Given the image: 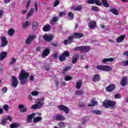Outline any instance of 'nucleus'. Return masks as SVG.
<instances>
[{
	"label": "nucleus",
	"instance_id": "de8ad7c7",
	"mask_svg": "<svg viewBox=\"0 0 128 128\" xmlns=\"http://www.w3.org/2000/svg\"><path fill=\"white\" fill-rule=\"evenodd\" d=\"M31 94L32 96H38V91H33L31 92Z\"/></svg>",
	"mask_w": 128,
	"mask_h": 128
},
{
	"label": "nucleus",
	"instance_id": "3c124183",
	"mask_svg": "<svg viewBox=\"0 0 128 128\" xmlns=\"http://www.w3.org/2000/svg\"><path fill=\"white\" fill-rule=\"evenodd\" d=\"M2 91L3 94H6L8 92V88L6 87H4L2 88Z\"/></svg>",
	"mask_w": 128,
	"mask_h": 128
},
{
	"label": "nucleus",
	"instance_id": "5701e85b",
	"mask_svg": "<svg viewBox=\"0 0 128 128\" xmlns=\"http://www.w3.org/2000/svg\"><path fill=\"white\" fill-rule=\"evenodd\" d=\"M93 82H100V76L98 74H94L92 80Z\"/></svg>",
	"mask_w": 128,
	"mask_h": 128
},
{
	"label": "nucleus",
	"instance_id": "338daca9",
	"mask_svg": "<svg viewBox=\"0 0 128 128\" xmlns=\"http://www.w3.org/2000/svg\"><path fill=\"white\" fill-rule=\"evenodd\" d=\"M38 4H36V2H35V10H36V12H38Z\"/></svg>",
	"mask_w": 128,
	"mask_h": 128
},
{
	"label": "nucleus",
	"instance_id": "a19ab883",
	"mask_svg": "<svg viewBox=\"0 0 128 128\" xmlns=\"http://www.w3.org/2000/svg\"><path fill=\"white\" fill-rule=\"evenodd\" d=\"M34 13V9H31L28 12V14L27 15L26 18H28L30 16H32V14Z\"/></svg>",
	"mask_w": 128,
	"mask_h": 128
},
{
	"label": "nucleus",
	"instance_id": "37998d69",
	"mask_svg": "<svg viewBox=\"0 0 128 128\" xmlns=\"http://www.w3.org/2000/svg\"><path fill=\"white\" fill-rule=\"evenodd\" d=\"M16 62V58H12L10 62V64H14Z\"/></svg>",
	"mask_w": 128,
	"mask_h": 128
},
{
	"label": "nucleus",
	"instance_id": "4d7b16f0",
	"mask_svg": "<svg viewBox=\"0 0 128 128\" xmlns=\"http://www.w3.org/2000/svg\"><path fill=\"white\" fill-rule=\"evenodd\" d=\"M66 12H60V16H66Z\"/></svg>",
	"mask_w": 128,
	"mask_h": 128
},
{
	"label": "nucleus",
	"instance_id": "13d9d810",
	"mask_svg": "<svg viewBox=\"0 0 128 128\" xmlns=\"http://www.w3.org/2000/svg\"><path fill=\"white\" fill-rule=\"evenodd\" d=\"M28 112V108H24L20 110V112Z\"/></svg>",
	"mask_w": 128,
	"mask_h": 128
},
{
	"label": "nucleus",
	"instance_id": "bb28decb",
	"mask_svg": "<svg viewBox=\"0 0 128 128\" xmlns=\"http://www.w3.org/2000/svg\"><path fill=\"white\" fill-rule=\"evenodd\" d=\"M14 30L13 28H10L8 30V34L10 36H14Z\"/></svg>",
	"mask_w": 128,
	"mask_h": 128
},
{
	"label": "nucleus",
	"instance_id": "e2e57ef3",
	"mask_svg": "<svg viewBox=\"0 0 128 128\" xmlns=\"http://www.w3.org/2000/svg\"><path fill=\"white\" fill-rule=\"evenodd\" d=\"M88 120V119L86 118V117L83 118L82 119V124H84V122H86Z\"/></svg>",
	"mask_w": 128,
	"mask_h": 128
},
{
	"label": "nucleus",
	"instance_id": "e433bc0d",
	"mask_svg": "<svg viewBox=\"0 0 128 128\" xmlns=\"http://www.w3.org/2000/svg\"><path fill=\"white\" fill-rule=\"evenodd\" d=\"M10 126L11 128H18V126H20V124L18 123H14L13 124H12Z\"/></svg>",
	"mask_w": 128,
	"mask_h": 128
},
{
	"label": "nucleus",
	"instance_id": "0e129e2a",
	"mask_svg": "<svg viewBox=\"0 0 128 128\" xmlns=\"http://www.w3.org/2000/svg\"><path fill=\"white\" fill-rule=\"evenodd\" d=\"M30 1H28L27 4L26 5V8H28V6H30Z\"/></svg>",
	"mask_w": 128,
	"mask_h": 128
},
{
	"label": "nucleus",
	"instance_id": "a211bd4d",
	"mask_svg": "<svg viewBox=\"0 0 128 128\" xmlns=\"http://www.w3.org/2000/svg\"><path fill=\"white\" fill-rule=\"evenodd\" d=\"M120 84L122 86H126L128 84V78H126V77L123 78L121 80Z\"/></svg>",
	"mask_w": 128,
	"mask_h": 128
},
{
	"label": "nucleus",
	"instance_id": "052dcab7",
	"mask_svg": "<svg viewBox=\"0 0 128 128\" xmlns=\"http://www.w3.org/2000/svg\"><path fill=\"white\" fill-rule=\"evenodd\" d=\"M7 120H10V122H12V116H8L6 118Z\"/></svg>",
	"mask_w": 128,
	"mask_h": 128
},
{
	"label": "nucleus",
	"instance_id": "0eeeda50",
	"mask_svg": "<svg viewBox=\"0 0 128 128\" xmlns=\"http://www.w3.org/2000/svg\"><path fill=\"white\" fill-rule=\"evenodd\" d=\"M58 108H59V110H62L63 112H64L66 113V114H68V112H70V109H68V108L64 105H60L58 106Z\"/></svg>",
	"mask_w": 128,
	"mask_h": 128
},
{
	"label": "nucleus",
	"instance_id": "58836bf2",
	"mask_svg": "<svg viewBox=\"0 0 128 128\" xmlns=\"http://www.w3.org/2000/svg\"><path fill=\"white\" fill-rule=\"evenodd\" d=\"M74 36H69L68 38V44H72V42L73 40H74Z\"/></svg>",
	"mask_w": 128,
	"mask_h": 128
},
{
	"label": "nucleus",
	"instance_id": "c03bdc74",
	"mask_svg": "<svg viewBox=\"0 0 128 128\" xmlns=\"http://www.w3.org/2000/svg\"><path fill=\"white\" fill-rule=\"evenodd\" d=\"M59 60H60V62H64L66 60V56H64L63 54L61 55L59 58Z\"/></svg>",
	"mask_w": 128,
	"mask_h": 128
},
{
	"label": "nucleus",
	"instance_id": "dca6fc26",
	"mask_svg": "<svg viewBox=\"0 0 128 128\" xmlns=\"http://www.w3.org/2000/svg\"><path fill=\"white\" fill-rule=\"evenodd\" d=\"M50 49H46L44 50L42 54V58H46V56H48V54H50Z\"/></svg>",
	"mask_w": 128,
	"mask_h": 128
},
{
	"label": "nucleus",
	"instance_id": "603ef678",
	"mask_svg": "<svg viewBox=\"0 0 128 128\" xmlns=\"http://www.w3.org/2000/svg\"><path fill=\"white\" fill-rule=\"evenodd\" d=\"M115 98H121L122 95L120 94H118L114 95Z\"/></svg>",
	"mask_w": 128,
	"mask_h": 128
},
{
	"label": "nucleus",
	"instance_id": "bf43d9fd",
	"mask_svg": "<svg viewBox=\"0 0 128 128\" xmlns=\"http://www.w3.org/2000/svg\"><path fill=\"white\" fill-rule=\"evenodd\" d=\"M34 79V75L32 74L30 76V80H31V82H32Z\"/></svg>",
	"mask_w": 128,
	"mask_h": 128
},
{
	"label": "nucleus",
	"instance_id": "6ab92c4d",
	"mask_svg": "<svg viewBox=\"0 0 128 128\" xmlns=\"http://www.w3.org/2000/svg\"><path fill=\"white\" fill-rule=\"evenodd\" d=\"M55 120H60V121L64 120H66V118L64 116H62L60 114H58L56 115Z\"/></svg>",
	"mask_w": 128,
	"mask_h": 128
},
{
	"label": "nucleus",
	"instance_id": "412c9836",
	"mask_svg": "<svg viewBox=\"0 0 128 128\" xmlns=\"http://www.w3.org/2000/svg\"><path fill=\"white\" fill-rule=\"evenodd\" d=\"M91 103L88 105V106H98V101L92 99L90 101Z\"/></svg>",
	"mask_w": 128,
	"mask_h": 128
},
{
	"label": "nucleus",
	"instance_id": "774afa93",
	"mask_svg": "<svg viewBox=\"0 0 128 128\" xmlns=\"http://www.w3.org/2000/svg\"><path fill=\"white\" fill-rule=\"evenodd\" d=\"M124 56H128V51H126L123 52Z\"/></svg>",
	"mask_w": 128,
	"mask_h": 128
},
{
	"label": "nucleus",
	"instance_id": "09e8293b",
	"mask_svg": "<svg viewBox=\"0 0 128 128\" xmlns=\"http://www.w3.org/2000/svg\"><path fill=\"white\" fill-rule=\"evenodd\" d=\"M122 64L124 66H128V60L122 62Z\"/></svg>",
	"mask_w": 128,
	"mask_h": 128
},
{
	"label": "nucleus",
	"instance_id": "f257e3e1",
	"mask_svg": "<svg viewBox=\"0 0 128 128\" xmlns=\"http://www.w3.org/2000/svg\"><path fill=\"white\" fill-rule=\"evenodd\" d=\"M30 76V74L26 70H22L19 76V80L20 81L21 84H26L28 82V78Z\"/></svg>",
	"mask_w": 128,
	"mask_h": 128
},
{
	"label": "nucleus",
	"instance_id": "f704fd0d",
	"mask_svg": "<svg viewBox=\"0 0 128 128\" xmlns=\"http://www.w3.org/2000/svg\"><path fill=\"white\" fill-rule=\"evenodd\" d=\"M92 112L94 114H97L98 116L102 114V111L100 110H92Z\"/></svg>",
	"mask_w": 128,
	"mask_h": 128
},
{
	"label": "nucleus",
	"instance_id": "423d86ee",
	"mask_svg": "<svg viewBox=\"0 0 128 128\" xmlns=\"http://www.w3.org/2000/svg\"><path fill=\"white\" fill-rule=\"evenodd\" d=\"M36 38V36L34 35H29L26 38L25 41V44L30 46L32 42V40Z\"/></svg>",
	"mask_w": 128,
	"mask_h": 128
},
{
	"label": "nucleus",
	"instance_id": "5fc2aeb1",
	"mask_svg": "<svg viewBox=\"0 0 128 128\" xmlns=\"http://www.w3.org/2000/svg\"><path fill=\"white\" fill-rule=\"evenodd\" d=\"M4 109L6 112L8 111V105L5 104L4 106Z\"/></svg>",
	"mask_w": 128,
	"mask_h": 128
},
{
	"label": "nucleus",
	"instance_id": "7ed1b4c3",
	"mask_svg": "<svg viewBox=\"0 0 128 128\" xmlns=\"http://www.w3.org/2000/svg\"><path fill=\"white\" fill-rule=\"evenodd\" d=\"M96 68L99 70H102V72H110L112 70V66L106 65L98 66Z\"/></svg>",
	"mask_w": 128,
	"mask_h": 128
},
{
	"label": "nucleus",
	"instance_id": "69168bd1",
	"mask_svg": "<svg viewBox=\"0 0 128 128\" xmlns=\"http://www.w3.org/2000/svg\"><path fill=\"white\" fill-rule=\"evenodd\" d=\"M68 40H64V44H65V46H66V44H68Z\"/></svg>",
	"mask_w": 128,
	"mask_h": 128
},
{
	"label": "nucleus",
	"instance_id": "1a4fd4ad",
	"mask_svg": "<svg viewBox=\"0 0 128 128\" xmlns=\"http://www.w3.org/2000/svg\"><path fill=\"white\" fill-rule=\"evenodd\" d=\"M1 42H2V44H0V46L1 48H4V46H8V40H6V38L4 36H2L1 37Z\"/></svg>",
	"mask_w": 128,
	"mask_h": 128
},
{
	"label": "nucleus",
	"instance_id": "f8f14e48",
	"mask_svg": "<svg viewBox=\"0 0 128 128\" xmlns=\"http://www.w3.org/2000/svg\"><path fill=\"white\" fill-rule=\"evenodd\" d=\"M18 79L14 76L12 77V86L14 88H16L18 86Z\"/></svg>",
	"mask_w": 128,
	"mask_h": 128
},
{
	"label": "nucleus",
	"instance_id": "72a5a7b5",
	"mask_svg": "<svg viewBox=\"0 0 128 128\" xmlns=\"http://www.w3.org/2000/svg\"><path fill=\"white\" fill-rule=\"evenodd\" d=\"M84 94V92L82 90H77L75 92L76 96H82Z\"/></svg>",
	"mask_w": 128,
	"mask_h": 128
},
{
	"label": "nucleus",
	"instance_id": "7c9ffc66",
	"mask_svg": "<svg viewBox=\"0 0 128 128\" xmlns=\"http://www.w3.org/2000/svg\"><path fill=\"white\" fill-rule=\"evenodd\" d=\"M78 55H74L73 56V59L72 60V64H76L78 62Z\"/></svg>",
	"mask_w": 128,
	"mask_h": 128
},
{
	"label": "nucleus",
	"instance_id": "f3484780",
	"mask_svg": "<svg viewBox=\"0 0 128 128\" xmlns=\"http://www.w3.org/2000/svg\"><path fill=\"white\" fill-rule=\"evenodd\" d=\"M126 38V35H122L118 38H117L116 40V42L120 44V42H124V38Z\"/></svg>",
	"mask_w": 128,
	"mask_h": 128
},
{
	"label": "nucleus",
	"instance_id": "393cba45",
	"mask_svg": "<svg viewBox=\"0 0 128 128\" xmlns=\"http://www.w3.org/2000/svg\"><path fill=\"white\" fill-rule=\"evenodd\" d=\"M30 22L28 21H25L22 24V28H28L30 26Z\"/></svg>",
	"mask_w": 128,
	"mask_h": 128
},
{
	"label": "nucleus",
	"instance_id": "4c0bfd02",
	"mask_svg": "<svg viewBox=\"0 0 128 128\" xmlns=\"http://www.w3.org/2000/svg\"><path fill=\"white\" fill-rule=\"evenodd\" d=\"M58 126L60 128H66V124L64 122H60L58 124Z\"/></svg>",
	"mask_w": 128,
	"mask_h": 128
},
{
	"label": "nucleus",
	"instance_id": "c85d7f7f",
	"mask_svg": "<svg viewBox=\"0 0 128 128\" xmlns=\"http://www.w3.org/2000/svg\"><path fill=\"white\" fill-rule=\"evenodd\" d=\"M43 30L44 32H50V26L47 24L43 28Z\"/></svg>",
	"mask_w": 128,
	"mask_h": 128
},
{
	"label": "nucleus",
	"instance_id": "aec40b11",
	"mask_svg": "<svg viewBox=\"0 0 128 128\" xmlns=\"http://www.w3.org/2000/svg\"><path fill=\"white\" fill-rule=\"evenodd\" d=\"M82 80H79L77 81L76 85V88H77V90H80V88H82Z\"/></svg>",
	"mask_w": 128,
	"mask_h": 128
},
{
	"label": "nucleus",
	"instance_id": "473e14b6",
	"mask_svg": "<svg viewBox=\"0 0 128 128\" xmlns=\"http://www.w3.org/2000/svg\"><path fill=\"white\" fill-rule=\"evenodd\" d=\"M68 18L70 20H74V14L72 12H69L68 13Z\"/></svg>",
	"mask_w": 128,
	"mask_h": 128
},
{
	"label": "nucleus",
	"instance_id": "49530a36",
	"mask_svg": "<svg viewBox=\"0 0 128 128\" xmlns=\"http://www.w3.org/2000/svg\"><path fill=\"white\" fill-rule=\"evenodd\" d=\"M7 120H8V119H6V118L2 120L1 122V124H2L3 126H6V124Z\"/></svg>",
	"mask_w": 128,
	"mask_h": 128
},
{
	"label": "nucleus",
	"instance_id": "f03ea898",
	"mask_svg": "<svg viewBox=\"0 0 128 128\" xmlns=\"http://www.w3.org/2000/svg\"><path fill=\"white\" fill-rule=\"evenodd\" d=\"M116 102L112 100H105L103 102V106L106 108H114Z\"/></svg>",
	"mask_w": 128,
	"mask_h": 128
},
{
	"label": "nucleus",
	"instance_id": "a18cd8bd",
	"mask_svg": "<svg viewBox=\"0 0 128 128\" xmlns=\"http://www.w3.org/2000/svg\"><path fill=\"white\" fill-rule=\"evenodd\" d=\"M70 68V66H65L64 69L63 70L62 73L63 74H66V72H68V69Z\"/></svg>",
	"mask_w": 128,
	"mask_h": 128
},
{
	"label": "nucleus",
	"instance_id": "8fccbe9b",
	"mask_svg": "<svg viewBox=\"0 0 128 128\" xmlns=\"http://www.w3.org/2000/svg\"><path fill=\"white\" fill-rule=\"evenodd\" d=\"M91 10H94V12H98V8L93 6L91 7Z\"/></svg>",
	"mask_w": 128,
	"mask_h": 128
},
{
	"label": "nucleus",
	"instance_id": "2eb2a0df",
	"mask_svg": "<svg viewBox=\"0 0 128 128\" xmlns=\"http://www.w3.org/2000/svg\"><path fill=\"white\" fill-rule=\"evenodd\" d=\"M88 26L90 28L94 29L96 26V22H94V20L90 21Z\"/></svg>",
	"mask_w": 128,
	"mask_h": 128
},
{
	"label": "nucleus",
	"instance_id": "ea45409f",
	"mask_svg": "<svg viewBox=\"0 0 128 128\" xmlns=\"http://www.w3.org/2000/svg\"><path fill=\"white\" fill-rule=\"evenodd\" d=\"M82 6H78L77 7H74L73 8V10H78V11H80V10L82 9Z\"/></svg>",
	"mask_w": 128,
	"mask_h": 128
},
{
	"label": "nucleus",
	"instance_id": "864d4df0",
	"mask_svg": "<svg viewBox=\"0 0 128 128\" xmlns=\"http://www.w3.org/2000/svg\"><path fill=\"white\" fill-rule=\"evenodd\" d=\"M63 56H65V58L66 56H70V54L68 53V51H66L63 54Z\"/></svg>",
	"mask_w": 128,
	"mask_h": 128
},
{
	"label": "nucleus",
	"instance_id": "c756f323",
	"mask_svg": "<svg viewBox=\"0 0 128 128\" xmlns=\"http://www.w3.org/2000/svg\"><path fill=\"white\" fill-rule=\"evenodd\" d=\"M102 4L105 8H109L110 7V4H108V2L107 0H102Z\"/></svg>",
	"mask_w": 128,
	"mask_h": 128
},
{
	"label": "nucleus",
	"instance_id": "9d476101",
	"mask_svg": "<svg viewBox=\"0 0 128 128\" xmlns=\"http://www.w3.org/2000/svg\"><path fill=\"white\" fill-rule=\"evenodd\" d=\"M88 4H96L97 6H102V4L100 0H89L88 1Z\"/></svg>",
	"mask_w": 128,
	"mask_h": 128
},
{
	"label": "nucleus",
	"instance_id": "39448f33",
	"mask_svg": "<svg viewBox=\"0 0 128 128\" xmlns=\"http://www.w3.org/2000/svg\"><path fill=\"white\" fill-rule=\"evenodd\" d=\"M75 50H81L82 52H88L90 50V46H78L74 48Z\"/></svg>",
	"mask_w": 128,
	"mask_h": 128
},
{
	"label": "nucleus",
	"instance_id": "680f3d73",
	"mask_svg": "<svg viewBox=\"0 0 128 128\" xmlns=\"http://www.w3.org/2000/svg\"><path fill=\"white\" fill-rule=\"evenodd\" d=\"M24 108V105H23V104H20V105H18V108L20 110H22V108Z\"/></svg>",
	"mask_w": 128,
	"mask_h": 128
},
{
	"label": "nucleus",
	"instance_id": "4468645a",
	"mask_svg": "<svg viewBox=\"0 0 128 128\" xmlns=\"http://www.w3.org/2000/svg\"><path fill=\"white\" fill-rule=\"evenodd\" d=\"M36 113L32 114L30 115L27 116L26 122H32V118H34Z\"/></svg>",
	"mask_w": 128,
	"mask_h": 128
},
{
	"label": "nucleus",
	"instance_id": "9b49d317",
	"mask_svg": "<svg viewBox=\"0 0 128 128\" xmlns=\"http://www.w3.org/2000/svg\"><path fill=\"white\" fill-rule=\"evenodd\" d=\"M116 88V85L114 84H110L106 88V92H112Z\"/></svg>",
	"mask_w": 128,
	"mask_h": 128
},
{
	"label": "nucleus",
	"instance_id": "2f4dec72",
	"mask_svg": "<svg viewBox=\"0 0 128 128\" xmlns=\"http://www.w3.org/2000/svg\"><path fill=\"white\" fill-rule=\"evenodd\" d=\"M110 12L114 14H115V16H118V10L114 8L111 9Z\"/></svg>",
	"mask_w": 128,
	"mask_h": 128
},
{
	"label": "nucleus",
	"instance_id": "c9c22d12",
	"mask_svg": "<svg viewBox=\"0 0 128 128\" xmlns=\"http://www.w3.org/2000/svg\"><path fill=\"white\" fill-rule=\"evenodd\" d=\"M58 17L52 18V20L50 22V24H52L54 22H58Z\"/></svg>",
	"mask_w": 128,
	"mask_h": 128
},
{
	"label": "nucleus",
	"instance_id": "ddd939ff",
	"mask_svg": "<svg viewBox=\"0 0 128 128\" xmlns=\"http://www.w3.org/2000/svg\"><path fill=\"white\" fill-rule=\"evenodd\" d=\"M114 61V58H105L102 60V64H106V62H112Z\"/></svg>",
	"mask_w": 128,
	"mask_h": 128
},
{
	"label": "nucleus",
	"instance_id": "6e6552de",
	"mask_svg": "<svg viewBox=\"0 0 128 128\" xmlns=\"http://www.w3.org/2000/svg\"><path fill=\"white\" fill-rule=\"evenodd\" d=\"M52 38H54V36L52 34H44L42 36V38L46 42H50L52 40Z\"/></svg>",
	"mask_w": 128,
	"mask_h": 128
},
{
	"label": "nucleus",
	"instance_id": "79ce46f5",
	"mask_svg": "<svg viewBox=\"0 0 128 128\" xmlns=\"http://www.w3.org/2000/svg\"><path fill=\"white\" fill-rule=\"evenodd\" d=\"M72 78L70 76H66L64 77V80L66 82H68V80H72Z\"/></svg>",
	"mask_w": 128,
	"mask_h": 128
},
{
	"label": "nucleus",
	"instance_id": "4be33fe9",
	"mask_svg": "<svg viewBox=\"0 0 128 128\" xmlns=\"http://www.w3.org/2000/svg\"><path fill=\"white\" fill-rule=\"evenodd\" d=\"M8 53L6 52H2L0 54V60H4L6 58V56Z\"/></svg>",
	"mask_w": 128,
	"mask_h": 128
},
{
	"label": "nucleus",
	"instance_id": "20e7f679",
	"mask_svg": "<svg viewBox=\"0 0 128 128\" xmlns=\"http://www.w3.org/2000/svg\"><path fill=\"white\" fill-rule=\"evenodd\" d=\"M44 98H42L41 100L38 101L36 104H35L31 106V110H36V108H42L44 104Z\"/></svg>",
	"mask_w": 128,
	"mask_h": 128
},
{
	"label": "nucleus",
	"instance_id": "a878e982",
	"mask_svg": "<svg viewBox=\"0 0 128 128\" xmlns=\"http://www.w3.org/2000/svg\"><path fill=\"white\" fill-rule=\"evenodd\" d=\"M32 28L34 30H36L38 28V23L36 22H34L32 25Z\"/></svg>",
	"mask_w": 128,
	"mask_h": 128
},
{
	"label": "nucleus",
	"instance_id": "cd10ccee",
	"mask_svg": "<svg viewBox=\"0 0 128 128\" xmlns=\"http://www.w3.org/2000/svg\"><path fill=\"white\" fill-rule=\"evenodd\" d=\"M42 120V117L38 116V117L34 118L33 120V122H35L36 124V122H40Z\"/></svg>",
	"mask_w": 128,
	"mask_h": 128
},
{
	"label": "nucleus",
	"instance_id": "6e6d98bb",
	"mask_svg": "<svg viewBox=\"0 0 128 128\" xmlns=\"http://www.w3.org/2000/svg\"><path fill=\"white\" fill-rule=\"evenodd\" d=\"M58 4H60V1L58 0L54 2V6H58Z\"/></svg>",
	"mask_w": 128,
	"mask_h": 128
},
{
	"label": "nucleus",
	"instance_id": "b1692460",
	"mask_svg": "<svg viewBox=\"0 0 128 128\" xmlns=\"http://www.w3.org/2000/svg\"><path fill=\"white\" fill-rule=\"evenodd\" d=\"M73 36L74 38H80L84 36V34L82 33H75Z\"/></svg>",
	"mask_w": 128,
	"mask_h": 128
}]
</instances>
